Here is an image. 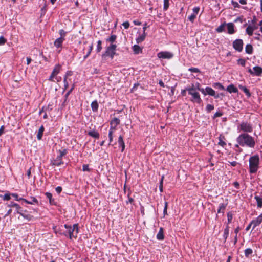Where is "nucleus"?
I'll return each mask as SVG.
<instances>
[{
	"mask_svg": "<svg viewBox=\"0 0 262 262\" xmlns=\"http://www.w3.org/2000/svg\"><path fill=\"white\" fill-rule=\"evenodd\" d=\"M238 144L235 146L238 147L239 145L242 147L246 146L249 148H254L255 145V141L253 137L247 133H242L236 138Z\"/></svg>",
	"mask_w": 262,
	"mask_h": 262,
	"instance_id": "f257e3e1",
	"label": "nucleus"
},
{
	"mask_svg": "<svg viewBox=\"0 0 262 262\" xmlns=\"http://www.w3.org/2000/svg\"><path fill=\"white\" fill-rule=\"evenodd\" d=\"M249 172L254 173L259 168V157L258 155H255L249 158Z\"/></svg>",
	"mask_w": 262,
	"mask_h": 262,
	"instance_id": "f03ea898",
	"label": "nucleus"
},
{
	"mask_svg": "<svg viewBox=\"0 0 262 262\" xmlns=\"http://www.w3.org/2000/svg\"><path fill=\"white\" fill-rule=\"evenodd\" d=\"M64 226L67 229L66 233L64 234L65 235H68L70 239L77 237L78 233V225L77 224H75L73 226L65 224Z\"/></svg>",
	"mask_w": 262,
	"mask_h": 262,
	"instance_id": "7ed1b4c3",
	"label": "nucleus"
},
{
	"mask_svg": "<svg viewBox=\"0 0 262 262\" xmlns=\"http://www.w3.org/2000/svg\"><path fill=\"white\" fill-rule=\"evenodd\" d=\"M186 90L188 91L189 95L191 96V98L190 99L191 102L198 104H201L202 103V100L201 98L200 95L199 93L196 91V90L187 86Z\"/></svg>",
	"mask_w": 262,
	"mask_h": 262,
	"instance_id": "20e7f679",
	"label": "nucleus"
},
{
	"mask_svg": "<svg viewBox=\"0 0 262 262\" xmlns=\"http://www.w3.org/2000/svg\"><path fill=\"white\" fill-rule=\"evenodd\" d=\"M9 207H15L16 212L19 214L21 216H23L24 219L27 220L28 221H30L33 218V216L29 214H25L21 211V207L17 203H14L13 202H11L9 205Z\"/></svg>",
	"mask_w": 262,
	"mask_h": 262,
	"instance_id": "39448f33",
	"label": "nucleus"
},
{
	"mask_svg": "<svg viewBox=\"0 0 262 262\" xmlns=\"http://www.w3.org/2000/svg\"><path fill=\"white\" fill-rule=\"evenodd\" d=\"M238 129L245 132L244 133H251L253 130L252 125L247 122H242L238 126Z\"/></svg>",
	"mask_w": 262,
	"mask_h": 262,
	"instance_id": "423d86ee",
	"label": "nucleus"
},
{
	"mask_svg": "<svg viewBox=\"0 0 262 262\" xmlns=\"http://www.w3.org/2000/svg\"><path fill=\"white\" fill-rule=\"evenodd\" d=\"M116 47L117 46L115 44L111 43L107 47L105 53L102 56H108L113 59L116 53L115 51Z\"/></svg>",
	"mask_w": 262,
	"mask_h": 262,
	"instance_id": "0eeeda50",
	"label": "nucleus"
},
{
	"mask_svg": "<svg viewBox=\"0 0 262 262\" xmlns=\"http://www.w3.org/2000/svg\"><path fill=\"white\" fill-rule=\"evenodd\" d=\"M174 56L173 54L169 51H161L157 54V57L160 59H170Z\"/></svg>",
	"mask_w": 262,
	"mask_h": 262,
	"instance_id": "6e6552de",
	"label": "nucleus"
},
{
	"mask_svg": "<svg viewBox=\"0 0 262 262\" xmlns=\"http://www.w3.org/2000/svg\"><path fill=\"white\" fill-rule=\"evenodd\" d=\"M243 41L241 39H237L233 42V47L237 51L240 52L243 49Z\"/></svg>",
	"mask_w": 262,
	"mask_h": 262,
	"instance_id": "1a4fd4ad",
	"label": "nucleus"
},
{
	"mask_svg": "<svg viewBox=\"0 0 262 262\" xmlns=\"http://www.w3.org/2000/svg\"><path fill=\"white\" fill-rule=\"evenodd\" d=\"M248 72L253 75L258 76L262 73V68L260 67L256 66L253 68V70L249 69Z\"/></svg>",
	"mask_w": 262,
	"mask_h": 262,
	"instance_id": "9d476101",
	"label": "nucleus"
},
{
	"mask_svg": "<svg viewBox=\"0 0 262 262\" xmlns=\"http://www.w3.org/2000/svg\"><path fill=\"white\" fill-rule=\"evenodd\" d=\"M262 222V214H260L255 219L251 222V225H252V229H255L257 226H259Z\"/></svg>",
	"mask_w": 262,
	"mask_h": 262,
	"instance_id": "9b49d317",
	"label": "nucleus"
},
{
	"mask_svg": "<svg viewBox=\"0 0 262 262\" xmlns=\"http://www.w3.org/2000/svg\"><path fill=\"white\" fill-rule=\"evenodd\" d=\"M201 93L204 95H209L211 96L215 95V91L209 86L206 87L205 89H202Z\"/></svg>",
	"mask_w": 262,
	"mask_h": 262,
	"instance_id": "f8f14e48",
	"label": "nucleus"
},
{
	"mask_svg": "<svg viewBox=\"0 0 262 262\" xmlns=\"http://www.w3.org/2000/svg\"><path fill=\"white\" fill-rule=\"evenodd\" d=\"M63 164L62 158L57 156V157L51 161V164L54 166H59Z\"/></svg>",
	"mask_w": 262,
	"mask_h": 262,
	"instance_id": "ddd939ff",
	"label": "nucleus"
},
{
	"mask_svg": "<svg viewBox=\"0 0 262 262\" xmlns=\"http://www.w3.org/2000/svg\"><path fill=\"white\" fill-rule=\"evenodd\" d=\"M120 124V120L117 118H114L110 122V128L116 130V126Z\"/></svg>",
	"mask_w": 262,
	"mask_h": 262,
	"instance_id": "4468645a",
	"label": "nucleus"
},
{
	"mask_svg": "<svg viewBox=\"0 0 262 262\" xmlns=\"http://www.w3.org/2000/svg\"><path fill=\"white\" fill-rule=\"evenodd\" d=\"M226 27L227 28L228 33L233 34L235 32L234 30L235 26L233 23H227Z\"/></svg>",
	"mask_w": 262,
	"mask_h": 262,
	"instance_id": "2eb2a0df",
	"label": "nucleus"
},
{
	"mask_svg": "<svg viewBox=\"0 0 262 262\" xmlns=\"http://www.w3.org/2000/svg\"><path fill=\"white\" fill-rule=\"evenodd\" d=\"M72 75V72L71 71H68L63 78V82H64V86L65 89H67L69 86L68 81V77L69 76H71Z\"/></svg>",
	"mask_w": 262,
	"mask_h": 262,
	"instance_id": "dca6fc26",
	"label": "nucleus"
},
{
	"mask_svg": "<svg viewBox=\"0 0 262 262\" xmlns=\"http://www.w3.org/2000/svg\"><path fill=\"white\" fill-rule=\"evenodd\" d=\"M64 40V39H62L61 38H57L54 42V45L55 46V47L56 48H60L61 49L62 48V43H63V41ZM61 50V49H60L59 50V52H60Z\"/></svg>",
	"mask_w": 262,
	"mask_h": 262,
	"instance_id": "f3484780",
	"label": "nucleus"
},
{
	"mask_svg": "<svg viewBox=\"0 0 262 262\" xmlns=\"http://www.w3.org/2000/svg\"><path fill=\"white\" fill-rule=\"evenodd\" d=\"M219 142H218V144L223 147H224L226 145V139H225V137L224 135H220L219 137Z\"/></svg>",
	"mask_w": 262,
	"mask_h": 262,
	"instance_id": "a211bd4d",
	"label": "nucleus"
},
{
	"mask_svg": "<svg viewBox=\"0 0 262 262\" xmlns=\"http://www.w3.org/2000/svg\"><path fill=\"white\" fill-rule=\"evenodd\" d=\"M226 90L230 93H236L238 92L237 88H236L233 84H231L228 85L226 88Z\"/></svg>",
	"mask_w": 262,
	"mask_h": 262,
	"instance_id": "6ab92c4d",
	"label": "nucleus"
},
{
	"mask_svg": "<svg viewBox=\"0 0 262 262\" xmlns=\"http://www.w3.org/2000/svg\"><path fill=\"white\" fill-rule=\"evenodd\" d=\"M118 144L119 147H121V151L123 152L125 149V143L123 141V136H120L118 138Z\"/></svg>",
	"mask_w": 262,
	"mask_h": 262,
	"instance_id": "aec40b11",
	"label": "nucleus"
},
{
	"mask_svg": "<svg viewBox=\"0 0 262 262\" xmlns=\"http://www.w3.org/2000/svg\"><path fill=\"white\" fill-rule=\"evenodd\" d=\"M132 49L135 54H139L142 52V48L137 45H134Z\"/></svg>",
	"mask_w": 262,
	"mask_h": 262,
	"instance_id": "412c9836",
	"label": "nucleus"
},
{
	"mask_svg": "<svg viewBox=\"0 0 262 262\" xmlns=\"http://www.w3.org/2000/svg\"><path fill=\"white\" fill-rule=\"evenodd\" d=\"M146 36V33H143L142 34H140L139 36L136 38V42L137 43H140L142 42L145 38Z\"/></svg>",
	"mask_w": 262,
	"mask_h": 262,
	"instance_id": "4be33fe9",
	"label": "nucleus"
},
{
	"mask_svg": "<svg viewBox=\"0 0 262 262\" xmlns=\"http://www.w3.org/2000/svg\"><path fill=\"white\" fill-rule=\"evenodd\" d=\"M44 130H45L44 127L43 125H41L40 127V128L38 131L37 134V139L38 140H40L42 139Z\"/></svg>",
	"mask_w": 262,
	"mask_h": 262,
	"instance_id": "5701e85b",
	"label": "nucleus"
},
{
	"mask_svg": "<svg viewBox=\"0 0 262 262\" xmlns=\"http://www.w3.org/2000/svg\"><path fill=\"white\" fill-rule=\"evenodd\" d=\"M156 237L158 240H163L164 238L163 229L162 227L160 228L159 231L157 234Z\"/></svg>",
	"mask_w": 262,
	"mask_h": 262,
	"instance_id": "b1692460",
	"label": "nucleus"
},
{
	"mask_svg": "<svg viewBox=\"0 0 262 262\" xmlns=\"http://www.w3.org/2000/svg\"><path fill=\"white\" fill-rule=\"evenodd\" d=\"M227 23L224 22L220 25L217 28L215 29V31L218 33H221L225 31V27H226Z\"/></svg>",
	"mask_w": 262,
	"mask_h": 262,
	"instance_id": "393cba45",
	"label": "nucleus"
},
{
	"mask_svg": "<svg viewBox=\"0 0 262 262\" xmlns=\"http://www.w3.org/2000/svg\"><path fill=\"white\" fill-rule=\"evenodd\" d=\"M88 135L90 136L95 138L96 139H98L99 138V133L95 130H92L89 132Z\"/></svg>",
	"mask_w": 262,
	"mask_h": 262,
	"instance_id": "a878e982",
	"label": "nucleus"
},
{
	"mask_svg": "<svg viewBox=\"0 0 262 262\" xmlns=\"http://www.w3.org/2000/svg\"><path fill=\"white\" fill-rule=\"evenodd\" d=\"M238 87L245 93L248 97H250L251 96V93H250L249 90L246 86L239 85Z\"/></svg>",
	"mask_w": 262,
	"mask_h": 262,
	"instance_id": "bb28decb",
	"label": "nucleus"
},
{
	"mask_svg": "<svg viewBox=\"0 0 262 262\" xmlns=\"http://www.w3.org/2000/svg\"><path fill=\"white\" fill-rule=\"evenodd\" d=\"M31 201H28L25 199H23V201H24L25 203L28 204H37L38 203V200L34 196L31 197Z\"/></svg>",
	"mask_w": 262,
	"mask_h": 262,
	"instance_id": "cd10ccee",
	"label": "nucleus"
},
{
	"mask_svg": "<svg viewBox=\"0 0 262 262\" xmlns=\"http://www.w3.org/2000/svg\"><path fill=\"white\" fill-rule=\"evenodd\" d=\"M57 152L58 153V156H59L60 158H62L67 154L68 153V150L67 148H62L61 149H59L57 151Z\"/></svg>",
	"mask_w": 262,
	"mask_h": 262,
	"instance_id": "c85d7f7f",
	"label": "nucleus"
},
{
	"mask_svg": "<svg viewBox=\"0 0 262 262\" xmlns=\"http://www.w3.org/2000/svg\"><path fill=\"white\" fill-rule=\"evenodd\" d=\"M254 199L256 201L257 207L261 208L262 207V198L259 196L255 195Z\"/></svg>",
	"mask_w": 262,
	"mask_h": 262,
	"instance_id": "c756f323",
	"label": "nucleus"
},
{
	"mask_svg": "<svg viewBox=\"0 0 262 262\" xmlns=\"http://www.w3.org/2000/svg\"><path fill=\"white\" fill-rule=\"evenodd\" d=\"M245 52L247 54H252L253 53V47L251 44H247L245 47Z\"/></svg>",
	"mask_w": 262,
	"mask_h": 262,
	"instance_id": "7c9ffc66",
	"label": "nucleus"
},
{
	"mask_svg": "<svg viewBox=\"0 0 262 262\" xmlns=\"http://www.w3.org/2000/svg\"><path fill=\"white\" fill-rule=\"evenodd\" d=\"M92 110L93 112H97L98 108V104L96 100L93 101L91 104Z\"/></svg>",
	"mask_w": 262,
	"mask_h": 262,
	"instance_id": "2f4dec72",
	"label": "nucleus"
},
{
	"mask_svg": "<svg viewBox=\"0 0 262 262\" xmlns=\"http://www.w3.org/2000/svg\"><path fill=\"white\" fill-rule=\"evenodd\" d=\"M254 28L253 26H248L246 29V33L249 35V36H252V34H253V32L254 31Z\"/></svg>",
	"mask_w": 262,
	"mask_h": 262,
	"instance_id": "473e14b6",
	"label": "nucleus"
},
{
	"mask_svg": "<svg viewBox=\"0 0 262 262\" xmlns=\"http://www.w3.org/2000/svg\"><path fill=\"white\" fill-rule=\"evenodd\" d=\"M60 69L61 66L59 64H57L55 66L52 73L53 74V75L56 76L60 72Z\"/></svg>",
	"mask_w": 262,
	"mask_h": 262,
	"instance_id": "72a5a7b5",
	"label": "nucleus"
},
{
	"mask_svg": "<svg viewBox=\"0 0 262 262\" xmlns=\"http://www.w3.org/2000/svg\"><path fill=\"white\" fill-rule=\"evenodd\" d=\"M93 48V43H91L89 46V49H88V51L86 55H84L83 57V60H85L89 57V56L91 53Z\"/></svg>",
	"mask_w": 262,
	"mask_h": 262,
	"instance_id": "f704fd0d",
	"label": "nucleus"
},
{
	"mask_svg": "<svg viewBox=\"0 0 262 262\" xmlns=\"http://www.w3.org/2000/svg\"><path fill=\"white\" fill-rule=\"evenodd\" d=\"M45 195L46 197L49 199L50 204L51 205L54 204V200L52 199V194L50 192H46Z\"/></svg>",
	"mask_w": 262,
	"mask_h": 262,
	"instance_id": "c9c22d12",
	"label": "nucleus"
},
{
	"mask_svg": "<svg viewBox=\"0 0 262 262\" xmlns=\"http://www.w3.org/2000/svg\"><path fill=\"white\" fill-rule=\"evenodd\" d=\"M229 233V226H227L226 228L224 229V234H223V237L224 238L225 242H226V239H227L228 235Z\"/></svg>",
	"mask_w": 262,
	"mask_h": 262,
	"instance_id": "e433bc0d",
	"label": "nucleus"
},
{
	"mask_svg": "<svg viewBox=\"0 0 262 262\" xmlns=\"http://www.w3.org/2000/svg\"><path fill=\"white\" fill-rule=\"evenodd\" d=\"M201 85L199 82H196L195 83H193L191 86H189V88H192L195 90H199L201 92V90L203 88H201Z\"/></svg>",
	"mask_w": 262,
	"mask_h": 262,
	"instance_id": "4c0bfd02",
	"label": "nucleus"
},
{
	"mask_svg": "<svg viewBox=\"0 0 262 262\" xmlns=\"http://www.w3.org/2000/svg\"><path fill=\"white\" fill-rule=\"evenodd\" d=\"M102 49V41L101 40H98L97 42V47H96V51L97 53H99L101 51Z\"/></svg>",
	"mask_w": 262,
	"mask_h": 262,
	"instance_id": "58836bf2",
	"label": "nucleus"
},
{
	"mask_svg": "<svg viewBox=\"0 0 262 262\" xmlns=\"http://www.w3.org/2000/svg\"><path fill=\"white\" fill-rule=\"evenodd\" d=\"M245 255L246 257H248L250 255L253 253V250L251 248H247L245 250Z\"/></svg>",
	"mask_w": 262,
	"mask_h": 262,
	"instance_id": "ea45409f",
	"label": "nucleus"
},
{
	"mask_svg": "<svg viewBox=\"0 0 262 262\" xmlns=\"http://www.w3.org/2000/svg\"><path fill=\"white\" fill-rule=\"evenodd\" d=\"M115 130L112 129L110 128L109 133H108V138L110 141V144L113 141V133L115 132Z\"/></svg>",
	"mask_w": 262,
	"mask_h": 262,
	"instance_id": "a19ab883",
	"label": "nucleus"
},
{
	"mask_svg": "<svg viewBox=\"0 0 262 262\" xmlns=\"http://www.w3.org/2000/svg\"><path fill=\"white\" fill-rule=\"evenodd\" d=\"M59 34L60 35L59 38L65 39V37L66 36L67 32L63 29H61L59 30Z\"/></svg>",
	"mask_w": 262,
	"mask_h": 262,
	"instance_id": "79ce46f5",
	"label": "nucleus"
},
{
	"mask_svg": "<svg viewBox=\"0 0 262 262\" xmlns=\"http://www.w3.org/2000/svg\"><path fill=\"white\" fill-rule=\"evenodd\" d=\"M213 86L216 87L218 89L222 90H225V88L224 87V86L221 83H220L219 82L214 83L213 84Z\"/></svg>",
	"mask_w": 262,
	"mask_h": 262,
	"instance_id": "37998d69",
	"label": "nucleus"
},
{
	"mask_svg": "<svg viewBox=\"0 0 262 262\" xmlns=\"http://www.w3.org/2000/svg\"><path fill=\"white\" fill-rule=\"evenodd\" d=\"M116 36L115 35H112L108 38L106 39L107 41L113 43L116 39Z\"/></svg>",
	"mask_w": 262,
	"mask_h": 262,
	"instance_id": "c03bdc74",
	"label": "nucleus"
},
{
	"mask_svg": "<svg viewBox=\"0 0 262 262\" xmlns=\"http://www.w3.org/2000/svg\"><path fill=\"white\" fill-rule=\"evenodd\" d=\"M237 64L243 67H245L246 64V60L244 59L240 58L237 61Z\"/></svg>",
	"mask_w": 262,
	"mask_h": 262,
	"instance_id": "a18cd8bd",
	"label": "nucleus"
},
{
	"mask_svg": "<svg viewBox=\"0 0 262 262\" xmlns=\"http://www.w3.org/2000/svg\"><path fill=\"white\" fill-rule=\"evenodd\" d=\"M170 0H164L163 9L164 10H167L169 7V2Z\"/></svg>",
	"mask_w": 262,
	"mask_h": 262,
	"instance_id": "49530a36",
	"label": "nucleus"
},
{
	"mask_svg": "<svg viewBox=\"0 0 262 262\" xmlns=\"http://www.w3.org/2000/svg\"><path fill=\"white\" fill-rule=\"evenodd\" d=\"M227 205V203H221L219 205V208H220V210H222V213L224 212L226 206Z\"/></svg>",
	"mask_w": 262,
	"mask_h": 262,
	"instance_id": "de8ad7c7",
	"label": "nucleus"
},
{
	"mask_svg": "<svg viewBox=\"0 0 262 262\" xmlns=\"http://www.w3.org/2000/svg\"><path fill=\"white\" fill-rule=\"evenodd\" d=\"M214 108V106L211 104H207L206 106V110L208 112H210Z\"/></svg>",
	"mask_w": 262,
	"mask_h": 262,
	"instance_id": "09e8293b",
	"label": "nucleus"
},
{
	"mask_svg": "<svg viewBox=\"0 0 262 262\" xmlns=\"http://www.w3.org/2000/svg\"><path fill=\"white\" fill-rule=\"evenodd\" d=\"M11 194L9 193H6L4 195H0V196L3 197L4 200H9L11 199L10 195Z\"/></svg>",
	"mask_w": 262,
	"mask_h": 262,
	"instance_id": "8fccbe9b",
	"label": "nucleus"
},
{
	"mask_svg": "<svg viewBox=\"0 0 262 262\" xmlns=\"http://www.w3.org/2000/svg\"><path fill=\"white\" fill-rule=\"evenodd\" d=\"M167 207H168V203L167 202H165L164 207L163 209V214L164 217L165 216V215L167 213Z\"/></svg>",
	"mask_w": 262,
	"mask_h": 262,
	"instance_id": "3c124183",
	"label": "nucleus"
},
{
	"mask_svg": "<svg viewBox=\"0 0 262 262\" xmlns=\"http://www.w3.org/2000/svg\"><path fill=\"white\" fill-rule=\"evenodd\" d=\"M188 71H190L191 72L193 73H200V70L196 68H190L188 69Z\"/></svg>",
	"mask_w": 262,
	"mask_h": 262,
	"instance_id": "603ef678",
	"label": "nucleus"
},
{
	"mask_svg": "<svg viewBox=\"0 0 262 262\" xmlns=\"http://www.w3.org/2000/svg\"><path fill=\"white\" fill-rule=\"evenodd\" d=\"M192 10H193V13H192L193 14H194L196 16L199 12L200 8L199 7H194L193 8Z\"/></svg>",
	"mask_w": 262,
	"mask_h": 262,
	"instance_id": "864d4df0",
	"label": "nucleus"
},
{
	"mask_svg": "<svg viewBox=\"0 0 262 262\" xmlns=\"http://www.w3.org/2000/svg\"><path fill=\"white\" fill-rule=\"evenodd\" d=\"M11 195L13 196L16 201H23L24 198H18V195L17 193H12Z\"/></svg>",
	"mask_w": 262,
	"mask_h": 262,
	"instance_id": "5fc2aeb1",
	"label": "nucleus"
},
{
	"mask_svg": "<svg viewBox=\"0 0 262 262\" xmlns=\"http://www.w3.org/2000/svg\"><path fill=\"white\" fill-rule=\"evenodd\" d=\"M196 16L192 13L190 16H188V18L191 22H193Z\"/></svg>",
	"mask_w": 262,
	"mask_h": 262,
	"instance_id": "6e6d98bb",
	"label": "nucleus"
},
{
	"mask_svg": "<svg viewBox=\"0 0 262 262\" xmlns=\"http://www.w3.org/2000/svg\"><path fill=\"white\" fill-rule=\"evenodd\" d=\"M82 170L83 171H90V169L89 168V166L88 164H84L82 166Z\"/></svg>",
	"mask_w": 262,
	"mask_h": 262,
	"instance_id": "4d7b16f0",
	"label": "nucleus"
},
{
	"mask_svg": "<svg viewBox=\"0 0 262 262\" xmlns=\"http://www.w3.org/2000/svg\"><path fill=\"white\" fill-rule=\"evenodd\" d=\"M233 218V216L231 213L229 212L227 214V219H228V223H230L231 222Z\"/></svg>",
	"mask_w": 262,
	"mask_h": 262,
	"instance_id": "13d9d810",
	"label": "nucleus"
},
{
	"mask_svg": "<svg viewBox=\"0 0 262 262\" xmlns=\"http://www.w3.org/2000/svg\"><path fill=\"white\" fill-rule=\"evenodd\" d=\"M164 179V176H163L161 178V180L160 183L159 189L161 192L163 191V181Z\"/></svg>",
	"mask_w": 262,
	"mask_h": 262,
	"instance_id": "bf43d9fd",
	"label": "nucleus"
},
{
	"mask_svg": "<svg viewBox=\"0 0 262 262\" xmlns=\"http://www.w3.org/2000/svg\"><path fill=\"white\" fill-rule=\"evenodd\" d=\"M6 42V39L3 36L0 37V46L4 45Z\"/></svg>",
	"mask_w": 262,
	"mask_h": 262,
	"instance_id": "052dcab7",
	"label": "nucleus"
},
{
	"mask_svg": "<svg viewBox=\"0 0 262 262\" xmlns=\"http://www.w3.org/2000/svg\"><path fill=\"white\" fill-rule=\"evenodd\" d=\"M231 3L234 8H239L240 7V5L237 2L232 1L231 2Z\"/></svg>",
	"mask_w": 262,
	"mask_h": 262,
	"instance_id": "680f3d73",
	"label": "nucleus"
},
{
	"mask_svg": "<svg viewBox=\"0 0 262 262\" xmlns=\"http://www.w3.org/2000/svg\"><path fill=\"white\" fill-rule=\"evenodd\" d=\"M122 25L125 29H127L129 27V23L128 21L124 22Z\"/></svg>",
	"mask_w": 262,
	"mask_h": 262,
	"instance_id": "e2e57ef3",
	"label": "nucleus"
},
{
	"mask_svg": "<svg viewBox=\"0 0 262 262\" xmlns=\"http://www.w3.org/2000/svg\"><path fill=\"white\" fill-rule=\"evenodd\" d=\"M62 190V187L60 186H58L55 189L56 191L58 193H60L61 192Z\"/></svg>",
	"mask_w": 262,
	"mask_h": 262,
	"instance_id": "0e129e2a",
	"label": "nucleus"
},
{
	"mask_svg": "<svg viewBox=\"0 0 262 262\" xmlns=\"http://www.w3.org/2000/svg\"><path fill=\"white\" fill-rule=\"evenodd\" d=\"M55 75H53V74L52 73V74H51V76H50V77H49V80L50 81H55V80H54V78H55Z\"/></svg>",
	"mask_w": 262,
	"mask_h": 262,
	"instance_id": "69168bd1",
	"label": "nucleus"
},
{
	"mask_svg": "<svg viewBox=\"0 0 262 262\" xmlns=\"http://www.w3.org/2000/svg\"><path fill=\"white\" fill-rule=\"evenodd\" d=\"M4 128L5 127L4 125H2L0 128V136L4 133Z\"/></svg>",
	"mask_w": 262,
	"mask_h": 262,
	"instance_id": "338daca9",
	"label": "nucleus"
},
{
	"mask_svg": "<svg viewBox=\"0 0 262 262\" xmlns=\"http://www.w3.org/2000/svg\"><path fill=\"white\" fill-rule=\"evenodd\" d=\"M222 113L220 112H216L214 115V117H218L222 116Z\"/></svg>",
	"mask_w": 262,
	"mask_h": 262,
	"instance_id": "774afa93",
	"label": "nucleus"
}]
</instances>
